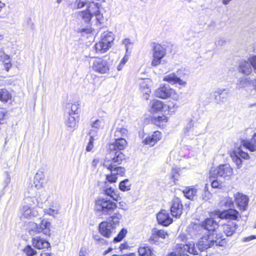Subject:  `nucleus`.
I'll use <instances>...</instances> for the list:
<instances>
[{"label": "nucleus", "mask_w": 256, "mask_h": 256, "mask_svg": "<svg viewBox=\"0 0 256 256\" xmlns=\"http://www.w3.org/2000/svg\"><path fill=\"white\" fill-rule=\"evenodd\" d=\"M200 238L198 244L195 246L194 242H188L185 244L179 245L178 250L183 252H188L193 255H198L202 251L210 248L214 244L216 246H224L226 244L224 238L220 239V236L216 237V240H213L212 236L208 234H203Z\"/></svg>", "instance_id": "obj_1"}, {"label": "nucleus", "mask_w": 256, "mask_h": 256, "mask_svg": "<svg viewBox=\"0 0 256 256\" xmlns=\"http://www.w3.org/2000/svg\"><path fill=\"white\" fill-rule=\"evenodd\" d=\"M218 227V222L212 218H208L200 224H194L189 228L188 232L193 239L198 238L203 234H210Z\"/></svg>", "instance_id": "obj_2"}, {"label": "nucleus", "mask_w": 256, "mask_h": 256, "mask_svg": "<svg viewBox=\"0 0 256 256\" xmlns=\"http://www.w3.org/2000/svg\"><path fill=\"white\" fill-rule=\"evenodd\" d=\"M126 145L127 142L124 138H116L114 142L110 144L108 156L114 162L120 164L125 159V155L122 153V150L124 149Z\"/></svg>", "instance_id": "obj_3"}, {"label": "nucleus", "mask_w": 256, "mask_h": 256, "mask_svg": "<svg viewBox=\"0 0 256 256\" xmlns=\"http://www.w3.org/2000/svg\"><path fill=\"white\" fill-rule=\"evenodd\" d=\"M116 208V204L108 198L100 197L95 201L94 210L100 216H110Z\"/></svg>", "instance_id": "obj_4"}, {"label": "nucleus", "mask_w": 256, "mask_h": 256, "mask_svg": "<svg viewBox=\"0 0 256 256\" xmlns=\"http://www.w3.org/2000/svg\"><path fill=\"white\" fill-rule=\"evenodd\" d=\"M116 164V162H114L112 160L110 164L106 162L104 164V166L109 170L110 174L106 176V180L110 183L116 182L117 180V176H122L125 173L124 168L122 166H118Z\"/></svg>", "instance_id": "obj_5"}, {"label": "nucleus", "mask_w": 256, "mask_h": 256, "mask_svg": "<svg viewBox=\"0 0 256 256\" xmlns=\"http://www.w3.org/2000/svg\"><path fill=\"white\" fill-rule=\"evenodd\" d=\"M114 38L111 32H104L102 36L101 40L95 44V50L98 53L102 54L112 46Z\"/></svg>", "instance_id": "obj_6"}, {"label": "nucleus", "mask_w": 256, "mask_h": 256, "mask_svg": "<svg viewBox=\"0 0 256 256\" xmlns=\"http://www.w3.org/2000/svg\"><path fill=\"white\" fill-rule=\"evenodd\" d=\"M152 51V64H160L166 54V49L162 46L155 42L151 44Z\"/></svg>", "instance_id": "obj_7"}, {"label": "nucleus", "mask_w": 256, "mask_h": 256, "mask_svg": "<svg viewBox=\"0 0 256 256\" xmlns=\"http://www.w3.org/2000/svg\"><path fill=\"white\" fill-rule=\"evenodd\" d=\"M210 176L216 175L217 176L229 180L233 174V170L229 164L220 165L214 171L210 170Z\"/></svg>", "instance_id": "obj_8"}, {"label": "nucleus", "mask_w": 256, "mask_h": 256, "mask_svg": "<svg viewBox=\"0 0 256 256\" xmlns=\"http://www.w3.org/2000/svg\"><path fill=\"white\" fill-rule=\"evenodd\" d=\"M140 92L142 94L144 99L148 100L151 94V88L153 82L150 78H141L138 82Z\"/></svg>", "instance_id": "obj_9"}, {"label": "nucleus", "mask_w": 256, "mask_h": 256, "mask_svg": "<svg viewBox=\"0 0 256 256\" xmlns=\"http://www.w3.org/2000/svg\"><path fill=\"white\" fill-rule=\"evenodd\" d=\"M29 224L32 231L37 232L38 233L42 232L46 236L50 235V223L48 221L43 220L41 221L40 224L34 222H30Z\"/></svg>", "instance_id": "obj_10"}, {"label": "nucleus", "mask_w": 256, "mask_h": 256, "mask_svg": "<svg viewBox=\"0 0 256 256\" xmlns=\"http://www.w3.org/2000/svg\"><path fill=\"white\" fill-rule=\"evenodd\" d=\"M116 228L112 224V222L104 221L100 224L98 230L100 234L104 236L109 238L112 234L115 232Z\"/></svg>", "instance_id": "obj_11"}, {"label": "nucleus", "mask_w": 256, "mask_h": 256, "mask_svg": "<svg viewBox=\"0 0 256 256\" xmlns=\"http://www.w3.org/2000/svg\"><path fill=\"white\" fill-rule=\"evenodd\" d=\"M215 213L218 218L220 219L237 220L240 216L239 212L233 208H229L223 211L218 210Z\"/></svg>", "instance_id": "obj_12"}, {"label": "nucleus", "mask_w": 256, "mask_h": 256, "mask_svg": "<svg viewBox=\"0 0 256 256\" xmlns=\"http://www.w3.org/2000/svg\"><path fill=\"white\" fill-rule=\"evenodd\" d=\"M234 202L238 208L242 211L246 210L249 202V198L247 196L240 192H236L234 195Z\"/></svg>", "instance_id": "obj_13"}, {"label": "nucleus", "mask_w": 256, "mask_h": 256, "mask_svg": "<svg viewBox=\"0 0 256 256\" xmlns=\"http://www.w3.org/2000/svg\"><path fill=\"white\" fill-rule=\"evenodd\" d=\"M182 210L183 206L180 199L178 198H174L172 201L170 206L172 215L176 218H179L182 214Z\"/></svg>", "instance_id": "obj_14"}, {"label": "nucleus", "mask_w": 256, "mask_h": 256, "mask_svg": "<svg viewBox=\"0 0 256 256\" xmlns=\"http://www.w3.org/2000/svg\"><path fill=\"white\" fill-rule=\"evenodd\" d=\"M38 214V212L34 208L30 207L28 205H24L21 210V220L25 218L30 219L36 216Z\"/></svg>", "instance_id": "obj_15"}, {"label": "nucleus", "mask_w": 256, "mask_h": 256, "mask_svg": "<svg viewBox=\"0 0 256 256\" xmlns=\"http://www.w3.org/2000/svg\"><path fill=\"white\" fill-rule=\"evenodd\" d=\"M41 195H40L38 198L35 197H28L25 199L24 205H28L32 208H35L36 206H40V204H42L43 202L47 200L48 198L46 195V192H44L42 194V198L40 197Z\"/></svg>", "instance_id": "obj_16"}, {"label": "nucleus", "mask_w": 256, "mask_h": 256, "mask_svg": "<svg viewBox=\"0 0 256 256\" xmlns=\"http://www.w3.org/2000/svg\"><path fill=\"white\" fill-rule=\"evenodd\" d=\"M174 92L169 86H164L156 90L155 96L158 98L166 99L170 97Z\"/></svg>", "instance_id": "obj_17"}, {"label": "nucleus", "mask_w": 256, "mask_h": 256, "mask_svg": "<svg viewBox=\"0 0 256 256\" xmlns=\"http://www.w3.org/2000/svg\"><path fill=\"white\" fill-rule=\"evenodd\" d=\"M32 244L35 248L38 250L48 249L50 248V242L40 236H36L32 238Z\"/></svg>", "instance_id": "obj_18"}, {"label": "nucleus", "mask_w": 256, "mask_h": 256, "mask_svg": "<svg viewBox=\"0 0 256 256\" xmlns=\"http://www.w3.org/2000/svg\"><path fill=\"white\" fill-rule=\"evenodd\" d=\"M157 220L159 224L168 226L172 222V219L170 218L168 212L164 210H162L157 214Z\"/></svg>", "instance_id": "obj_19"}, {"label": "nucleus", "mask_w": 256, "mask_h": 256, "mask_svg": "<svg viewBox=\"0 0 256 256\" xmlns=\"http://www.w3.org/2000/svg\"><path fill=\"white\" fill-rule=\"evenodd\" d=\"M242 145L250 152H256V132L254 133L250 140H243Z\"/></svg>", "instance_id": "obj_20"}, {"label": "nucleus", "mask_w": 256, "mask_h": 256, "mask_svg": "<svg viewBox=\"0 0 256 256\" xmlns=\"http://www.w3.org/2000/svg\"><path fill=\"white\" fill-rule=\"evenodd\" d=\"M238 228V225L232 222H228L222 226L224 232L227 236H231Z\"/></svg>", "instance_id": "obj_21"}, {"label": "nucleus", "mask_w": 256, "mask_h": 256, "mask_svg": "<svg viewBox=\"0 0 256 256\" xmlns=\"http://www.w3.org/2000/svg\"><path fill=\"white\" fill-rule=\"evenodd\" d=\"M162 138L161 132L159 131H156L151 136H147L144 140V144L154 146L158 141Z\"/></svg>", "instance_id": "obj_22"}, {"label": "nucleus", "mask_w": 256, "mask_h": 256, "mask_svg": "<svg viewBox=\"0 0 256 256\" xmlns=\"http://www.w3.org/2000/svg\"><path fill=\"white\" fill-rule=\"evenodd\" d=\"M164 80L172 84H178L183 86H185L186 84V82L177 77L174 74H170L166 76L164 78Z\"/></svg>", "instance_id": "obj_23"}, {"label": "nucleus", "mask_w": 256, "mask_h": 256, "mask_svg": "<svg viewBox=\"0 0 256 256\" xmlns=\"http://www.w3.org/2000/svg\"><path fill=\"white\" fill-rule=\"evenodd\" d=\"M45 176L42 170H38L36 173L34 178V184L37 189L42 188L45 181Z\"/></svg>", "instance_id": "obj_24"}, {"label": "nucleus", "mask_w": 256, "mask_h": 256, "mask_svg": "<svg viewBox=\"0 0 256 256\" xmlns=\"http://www.w3.org/2000/svg\"><path fill=\"white\" fill-rule=\"evenodd\" d=\"M202 192L200 189H197L194 188H186L183 190V193L184 196L188 199L194 200L195 196L198 194V193Z\"/></svg>", "instance_id": "obj_25"}, {"label": "nucleus", "mask_w": 256, "mask_h": 256, "mask_svg": "<svg viewBox=\"0 0 256 256\" xmlns=\"http://www.w3.org/2000/svg\"><path fill=\"white\" fill-rule=\"evenodd\" d=\"M103 191L106 195L109 196L114 200L118 201L120 198L119 195L117 193V192L112 187L106 186L104 188Z\"/></svg>", "instance_id": "obj_26"}, {"label": "nucleus", "mask_w": 256, "mask_h": 256, "mask_svg": "<svg viewBox=\"0 0 256 256\" xmlns=\"http://www.w3.org/2000/svg\"><path fill=\"white\" fill-rule=\"evenodd\" d=\"M78 122V115L74 116L68 114V117L66 120V124L68 127L74 129L77 127Z\"/></svg>", "instance_id": "obj_27"}, {"label": "nucleus", "mask_w": 256, "mask_h": 256, "mask_svg": "<svg viewBox=\"0 0 256 256\" xmlns=\"http://www.w3.org/2000/svg\"><path fill=\"white\" fill-rule=\"evenodd\" d=\"M76 16L79 20L85 23H88L92 18L90 14L88 12L87 10L78 12L76 13Z\"/></svg>", "instance_id": "obj_28"}, {"label": "nucleus", "mask_w": 256, "mask_h": 256, "mask_svg": "<svg viewBox=\"0 0 256 256\" xmlns=\"http://www.w3.org/2000/svg\"><path fill=\"white\" fill-rule=\"evenodd\" d=\"M122 216L120 212L117 210H115V212L111 214L110 216V220L108 222H112V224L116 228V226L120 224V220L122 219Z\"/></svg>", "instance_id": "obj_29"}, {"label": "nucleus", "mask_w": 256, "mask_h": 256, "mask_svg": "<svg viewBox=\"0 0 256 256\" xmlns=\"http://www.w3.org/2000/svg\"><path fill=\"white\" fill-rule=\"evenodd\" d=\"M168 236L167 232L164 230H156L153 233L152 236H150V241H154V242L157 241L158 238H166Z\"/></svg>", "instance_id": "obj_30"}, {"label": "nucleus", "mask_w": 256, "mask_h": 256, "mask_svg": "<svg viewBox=\"0 0 256 256\" xmlns=\"http://www.w3.org/2000/svg\"><path fill=\"white\" fill-rule=\"evenodd\" d=\"M140 256H153L152 248L146 246H142L138 250Z\"/></svg>", "instance_id": "obj_31"}, {"label": "nucleus", "mask_w": 256, "mask_h": 256, "mask_svg": "<svg viewBox=\"0 0 256 256\" xmlns=\"http://www.w3.org/2000/svg\"><path fill=\"white\" fill-rule=\"evenodd\" d=\"M151 104V111L153 112L161 111L164 108V103L159 100H153Z\"/></svg>", "instance_id": "obj_32"}, {"label": "nucleus", "mask_w": 256, "mask_h": 256, "mask_svg": "<svg viewBox=\"0 0 256 256\" xmlns=\"http://www.w3.org/2000/svg\"><path fill=\"white\" fill-rule=\"evenodd\" d=\"M250 84V80L248 78L246 77H242L240 78L238 81L236 88L238 90H240L242 88H244L248 86Z\"/></svg>", "instance_id": "obj_33"}, {"label": "nucleus", "mask_w": 256, "mask_h": 256, "mask_svg": "<svg viewBox=\"0 0 256 256\" xmlns=\"http://www.w3.org/2000/svg\"><path fill=\"white\" fill-rule=\"evenodd\" d=\"M168 121L167 117L164 115H162L154 118L152 122L154 124L160 127L162 126Z\"/></svg>", "instance_id": "obj_34"}, {"label": "nucleus", "mask_w": 256, "mask_h": 256, "mask_svg": "<svg viewBox=\"0 0 256 256\" xmlns=\"http://www.w3.org/2000/svg\"><path fill=\"white\" fill-rule=\"evenodd\" d=\"M86 10L92 17L95 14L100 11L98 4V3L92 2L89 4Z\"/></svg>", "instance_id": "obj_35"}, {"label": "nucleus", "mask_w": 256, "mask_h": 256, "mask_svg": "<svg viewBox=\"0 0 256 256\" xmlns=\"http://www.w3.org/2000/svg\"><path fill=\"white\" fill-rule=\"evenodd\" d=\"M11 94L6 89L0 90V100L4 102H8L11 99Z\"/></svg>", "instance_id": "obj_36"}, {"label": "nucleus", "mask_w": 256, "mask_h": 256, "mask_svg": "<svg viewBox=\"0 0 256 256\" xmlns=\"http://www.w3.org/2000/svg\"><path fill=\"white\" fill-rule=\"evenodd\" d=\"M202 192L198 193V194H200V198L204 200H210L212 197L211 193L208 190V184H206L203 190H200Z\"/></svg>", "instance_id": "obj_37"}, {"label": "nucleus", "mask_w": 256, "mask_h": 256, "mask_svg": "<svg viewBox=\"0 0 256 256\" xmlns=\"http://www.w3.org/2000/svg\"><path fill=\"white\" fill-rule=\"evenodd\" d=\"M92 70L100 74H105L109 70L108 65H93Z\"/></svg>", "instance_id": "obj_38"}, {"label": "nucleus", "mask_w": 256, "mask_h": 256, "mask_svg": "<svg viewBox=\"0 0 256 256\" xmlns=\"http://www.w3.org/2000/svg\"><path fill=\"white\" fill-rule=\"evenodd\" d=\"M0 62L4 64H11L10 56L5 53L3 48L0 49Z\"/></svg>", "instance_id": "obj_39"}, {"label": "nucleus", "mask_w": 256, "mask_h": 256, "mask_svg": "<svg viewBox=\"0 0 256 256\" xmlns=\"http://www.w3.org/2000/svg\"><path fill=\"white\" fill-rule=\"evenodd\" d=\"M242 148H244L240 143V146L238 148L237 150L235 152V154L240 158H242L244 160H248L250 156L248 152L243 151Z\"/></svg>", "instance_id": "obj_40"}, {"label": "nucleus", "mask_w": 256, "mask_h": 256, "mask_svg": "<svg viewBox=\"0 0 256 256\" xmlns=\"http://www.w3.org/2000/svg\"><path fill=\"white\" fill-rule=\"evenodd\" d=\"M239 71L246 74L248 75L252 72V65H240Z\"/></svg>", "instance_id": "obj_41"}, {"label": "nucleus", "mask_w": 256, "mask_h": 256, "mask_svg": "<svg viewBox=\"0 0 256 256\" xmlns=\"http://www.w3.org/2000/svg\"><path fill=\"white\" fill-rule=\"evenodd\" d=\"M130 186L131 184L128 179L122 181L119 184V188L123 192L130 190Z\"/></svg>", "instance_id": "obj_42"}, {"label": "nucleus", "mask_w": 256, "mask_h": 256, "mask_svg": "<svg viewBox=\"0 0 256 256\" xmlns=\"http://www.w3.org/2000/svg\"><path fill=\"white\" fill-rule=\"evenodd\" d=\"M184 244H177L176 247V251L169 253L166 256H190L186 254L187 252H183L178 250L179 245Z\"/></svg>", "instance_id": "obj_43"}, {"label": "nucleus", "mask_w": 256, "mask_h": 256, "mask_svg": "<svg viewBox=\"0 0 256 256\" xmlns=\"http://www.w3.org/2000/svg\"><path fill=\"white\" fill-rule=\"evenodd\" d=\"M126 233L127 230L126 229H122L118 236L114 238V242H116L121 241L124 238Z\"/></svg>", "instance_id": "obj_44"}, {"label": "nucleus", "mask_w": 256, "mask_h": 256, "mask_svg": "<svg viewBox=\"0 0 256 256\" xmlns=\"http://www.w3.org/2000/svg\"><path fill=\"white\" fill-rule=\"evenodd\" d=\"M24 252L27 256H34L36 254V250L32 248L31 246L28 245L25 247L23 250Z\"/></svg>", "instance_id": "obj_45"}, {"label": "nucleus", "mask_w": 256, "mask_h": 256, "mask_svg": "<svg viewBox=\"0 0 256 256\" xmlns=\"http://www.w3.org/2000/svg\"><path fill=\"white\" fill-rule=\"evenodd\" d=\"M122 44L126 48V52L128 53V50H131L132 48V42H131L129 38H125L122 40Z\"/></svg>", "instance_id": "obj_46"}, {"label": "nucleus", "mask_w": 256, "mask_h": 256, "mask_svg": "<svg viewBox=\"0 0 256 256\" xmlns=\"http://www.w3.org/2000/svg\"><path fill=\"white\" fill-rule=\"evenodd\" d=\"M222 204H224L227 208H230L234 204V201L232 198L230 197H226L222 202Z\"/></svg>", "instance_id": "obj_47"}, {"label": "nucleus", "mask_w": 256, "mask_h": 256, "mask_svg": "<svg viewBox=\"0 0 256 256\" xmlns=\"http://www.w3.org/2000/svg\"><path fill=\"white\" fill-rule=\"evenodd\" d=\"M233 162L235 163L238 168H240L242 166V160L235 153L234 156H232Z\"/></svg>", "instance_id": "obj_48"}, {"label": "nucleus", "mask_w": 256, "mask_h": 256, "mask_svg": "<svg viewBox=\"0 0 256 256\" xmlns=\"http://www.w3.org/2000/svg\"><path fill=\"white\" fill-rule=\"evenodd\" d=\"M86 4V2L84 0H76L74 4V6L75 8H83Z\"/></svg>", "instance_id": "obj_49"}, {"label": "nucleus", "mask_w": 256, "mask_h": 256, "mask_svg": "<svg viewBox=\"0 0 256 256\" xmlns=\"http://www.w3.org/2000/svg\"><path fill=\"white\" fill-rule=\"evenodd\" d=\"M6 114L7 111L5 109L0 108V124L4 123Z\"/></svg>", "instance_id": "obj_50"}, {"label": "nucleus", "mask_w": 256, "mask_h": 256, "mask_svg": "<svg viewBox=\"0 0 256 256\" xmlns=\"http://www.w3.org/2000/svg\"><path fill=\"white\" fill-rule=\"evenodd\" d=\"M78 109V104H72L71 106V110L70 112H69L70 114L72 115H78V113L76 112L77 110Z\"/></svg>", "instance_id": "obj_51"}, {"label": "nucleus", "mask_w": 256, "mask_h": 256, "mask_svg": "<svg viewBox=\"0 0 256 256\" xmlns=\"http://www.w3.org/2000/svg\"><path fill=\"white\" fill-rule=\"evenodd\" d=\"M90 139L96 140L98 138L97 132L94 129H92L89 132Z\"/></svg>", "instance_id": "obj_52"}, {"label": "nucleus", "mask_w": 256, "mask_h": 256, "mask_svg": "<svg viewBox=\"0 0 256 256\" xmlns=\"http://www.w3.org/2000/svg\"><path fill=\"white\" fill-rule=\"evenodd\" d=\"M101 121L99 120H96L94 122L92 123V128L98 130L101 127Z\"/></svg>", "instance_id": "obj_53"}, {"label": "nucleus", "mask_w": 256, "mask_h": 256, "mask_svg": "<svg viewBox=\"0 0 256 256\" xmlns=\"http://www.w3.org/2000/svg\"><path fill=\"white\" fill-rule=\"evenodd\" d=\"M226 44V40L224 38H218L215 42L217 46H223Z\"/></svg>", "instance_id": "obj_54"}, {"label": "nucleus", "mask_w": 256, "mask_h": 256, "mask_svg": "<svg viewBox=\"0 0 256 256\" xmlns=\"http://www.w3.org/2000/svg\"><path fill=\"white\" fill-rule=\"evenodd\" d=\"M172 175L174 179V182L176 183V180H178V178L179 176V174L176 169H172Z\"/></svg>", "instance_id": "obj_55"}, {"label": "nucleus", "mask_w": 256, "mask_h": 256, "mask_svg": "<svg viewBox=\"0 0 256 256\" xmlns=\"http://www.w3.org/2000/svg\"><path fill=\"white\" fill-rule=\"evenodd\" d=\"M58 212V210H53L52 208H48L46 210L45 213L50 216H54V214H57Z\"/></svg>", "instance_id": "obj_56"}, {"label": "nucleus", "mask_w": 256, "mask_h": 256, "mask_svg": "<svg viewBox=\"0 0 256 256\" xmlns=\"http://www.w3.org/2000/svg\"><path fill=\"white\" fill-rule=\"evenodd\" d=\"M94 140L90 139L88 144L86 148V150L87 152H90L92 150L93 148V142Z\"/></svg>", "instance_id": "obj_57"}, {"label": "nucleus", "mask_w": 256, "mask_h": 256, "mask_svg": "<svg viewBox=\"0 0 256 256\" xmlns=\"http://www.w3.org/2000/svg\"><path fill=\"white\" fill-rule=\"evenodd\" d=\"M193 122L191 120L188 124L186 125V127L184 128V131L186 132H188L190 130L193 128Z\"/></svg>", "instance_id": "obj_58"}, {"label": "nucleus", "mask_w": 256, "mask_h": 256, "mask_svg": "<svg viewBox=\"0 0 256 256\" xmlns=\"http://www.w3.org/2000/svg\"><path fill=\"white\" fill-rule=\"evenodd\" d=\"M256 238V236L252 235L247 237L244 238H242V242H248Z\"/></svg>", "instance_id": "obj_59"}, {"label": "nucleus", "mask_w": 256, "mask_h": 256, "mask_svg": "<svg viewBox=\"0 0 256 256\" xmlns=\"http://www.w3.org/2000/svg\"><path fill=\"white\" fill-rule=\"evenodd\" d=\"M211 186L213 188H220L221 186V183L218 180H213L212 182Z\"/></svg>", "instance_id": "obj_60"}, {"label": "nucleus", "mask_w": 256, "mask_h": 256, "mask_svg": "<svg viewBox=\"0 0 256 256\" xmlns=\"http://www.w3.org/2000/svg\"><path fill=\"white\" fill-rule=\"evenodd\" d=\"M94 16H96V20L100 22V23L101 22V21L103 19V16L102 15L100 14V12L99 11L98 12H97L96 14H95Z\"/></svg>", "instance_id": "obj_61"}, {"label": "nucleus", "mask_w": 256, "mask_h": 256, "mask_svg": "<svg viewBox=\"0 0 256 256\" xmlns=\"http://www.w3.org/2000/svg\"><path fill=\"white\" fill-rule=\"evenodd\" d=\"M250 64H256V56H250L248 59Z\"/></svg>", "instance_id": "obj_62"}, {"label": "nucleus", "mask_w": 256, "mask_h": 256, "mask_svg": "<svg viewBox=\"0 0 256 256\" xmlns=\"http://www.w3.org/2000/svg\"><path fill=\"white\" fill-rule=\"evenodd\" d=\"M178 240L180 241V242H184L186 240H187V238L186 237V236H185V234H180L178 238Z\"/></svg>", "instance_id": "obj_63"}, {"label": "nucleus", "mask_w": 256, "mask_h": 256, "mask_svg": "<svg viewBox=\"0 0 256 256\" xmlns=\"http://www.w3.org/2000/svg\"><path fill=\"white\" fill-rule=\"evenodd\" d=\"M128 54H130V52H126L125 56L122 59L120 64H125L128 62Z\"/></svg>", "instance_id": "obj_64"}]
</instances>
